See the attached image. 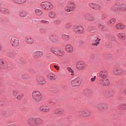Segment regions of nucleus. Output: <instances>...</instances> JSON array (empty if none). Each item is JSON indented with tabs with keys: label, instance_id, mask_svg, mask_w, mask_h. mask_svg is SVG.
Listing matches in <instances>:
<instances>
[{
	"label": "nucleus",
	"instance_id": "nucleus-1",
	"mask_svg": "<svg viewBox=\"0 0 126 126\" xmlns=\"http://www.w3.org/2000/svg\"><path fill=\"white\" fill-rule=\"evenodd\" d=\"M32 97L34 101L38 102L41 100L42 95L39 92L34 91L32 93Z\"/></svg>",
	"mask_w": 126,
	"mask_h": 126
},
{
	"label": "nucleus",
	"instance_id": "nucleus-2",
	"mask_svg": "<svg viewBox=\"0 0 126 126\" xmlns=\"http://www.w3.org/2000/svg\"><path fill=\"white\" fill-rule=\"evenodd\" d=\"M41 6L43 9L46 11L50 10L53 8V5L50 2L47 1L42 2Z\"/></svg>",
	"mask_w": 126,
	"mask_h": 126
},
{
	"label": "nucleus",
	"instance_id": "nucleus-3",
	"mask_svg": "<svg viewBox=\"0 0 126 126\" xmlns=\"http://www.w3.org/2000/svg\"><path fill=\"white\" fill-rule=\"evenodd\" d=\"M76 8V5L72 2H69L65 8V10L67 12L73 11Z\"/></svg>",
	"mask_w": 126,
	"mask_h": 126
},
{
	"label": "nucleus",
	"instance_id": "nucleus-4",
	"mask_svg": "<svg viewBox=\"0 0 126 126\" xmlns=\"http://www.w3.org/2000/svg\"><path fill=\"white\" fill-rule=\"evenodd\" d=\"M81 81V78L78 77L71 81V84L73 87L78 86L80 85Z\"/></svg>",
	"mask_w": 126,
	"mask_h": 126
},
{
	"label": "nucleus",
	"instance_id": "nucleus-5",
	"mask_svg": "<svg viewBox=\"0 0 126 126\" xmlns=\"http://www.w3.org/2000/svg\"><path fill=\"white\" fill-rule=\"evenodd\" d=\"M10 43L12 46L15 47H17L19 44L18 39L15 37H13L11 38Z\"/></svg>",
	"mask_w": 126,
	"mask_h": 126
},
{
	"label": "nucleus",
	"instance_id": "nucleus-6",
	"mask_svg": "<svg viewBox=\"0 0 126 126\" xmlns=\"http://www.w3.org/2000/svg\"><path fill=\"white\" fill-rule=\"evenodd\" d=\"M73 30L74 31L79 33H83L84 31V29L82 26L78 25L74 26Z\"/></svg>",
	"mask_w": 126,
	"mask_h": 126
},
{
	"label": "nucleus",
	"instance_id": "nucleus-7",
	"mask_svg": "<svg viewBox=\"0 0 126 126\" xmlns=\"http://www.w3.org/2000/svg\"><path fill=\"white\" fill-rule=\"evenodd\" d=\"M80 113L81 115L85 117H88L91 115L90 111L87 109L81 110Z\"/></svg>",
	"mask_w": 126,
	"mask_h": 126
},
{
	"label": "nucleus",
	"instance_id": "nucleus-8",
	"mask_svg": "<svg viewBox=\"0 0 126 126\" xmlns=\"http://www.w3.org/2000/svg\"><path fill=\"white\" fill-rule=\"evenodd\" d=\"M77 69L79 70H83L85 69V64L82 62H78L76 65Z\"/></svg>",
	"mask_w": 126,
	"mask_h": 126
},
{
	"label": "nucleus",
	"instance_id": "nucleus-9",
	"mask_svg": "<svg viewBox=\"0 0 126 126\" xmlns=\"http://www.w3.org/2000/svg\"><path fill=\"white\" fill-rule=\"evenodd\" d=\"M108 72L106 70H102L101 71L99 74L100 77L102 79L107 78L108 77Z\"/></svg>",
	"mask_w": 126,
	"mask_h": 126
},
{
	"label": "nucleus",
	"instance_id": "nucleus-10",
	"mask_svg": "<svg viewBox=\"0 0 126 126\" xmlns=\"http://www.w3.org/2000/svg\"><path fill=\"white\" fill-rule=\"evenodd\" d=\"M99 83L100 84L103 85L107 86L109 85L110 81L107 78H106L100 80Z\"/></svg>",
	"mask_w": 126,
	"mask_h": 126
},
{
	"label": "nucleus",
	"instance_id": "nucleus-11",
	"mask_svg": "<svg viewBox=\"0 0 126 126\" xmlns=\"http://www.w3.org/2000/svg\"><path fill=\"white\" fill-rule=\"evenodd\" d=\"M65 49L67 52L69 53H72L74 50L73 47L70 45H66Z\"/></svg>",
	"mask_w": 126,
	"mask_h": 126
},
{
	"label": "nucleus",
	"instance_id": "nucleus-12",
	"mask_svg": "<svg viewBox=\"0 0 126 126\" xmlns=\"http://www.w3.org/2000/svg\"><path fill=\"white\" fill-rule=\"evenodd\" d=\"M42 120L39 118H35V126H40L43 124Z\"/></svg>",
	"mask_w": 126,
	"mask_h": 126
},
{
	"label": "nucleus",
	"instance_id": "nucleus-13",
	"mask_svg": "<svg viewBox=\"0 0 126 126\" xmlns=\"http://www.w3.org/2000/svg\"><path fill=\"white\" fill-rule=\"evenodd\" d=\"M35 118L30 117L29 118L28 120V124L31 126H35Z\"/></svg>",
	"mask_w": 126,
	"mask_h": 126
},
{
	"label": "nucleus",
	"instance_id": "nucleus-14",
	"mask_svg": "<svg viewBox=\"0 0 126 126\" xmlns=\"http://www.w3.org/2000/svg\"><path fill=\"white\" fill-rule=\"evenodd\" d=\"M97 107L99 110L106 109L108 107L107 105L103 103H100L97 104Z\"/></svg>",
	"mask_w": 126,
	"mask_h": 126
},
{
	"label": "nucleus",
	"instance_id": "nucleus-15",
	"mask_svg": "<svg viewBox=\"0 0 126 126\" xmlns=\"http://www.w3.org/2000/svg\"><path fill=\"white\" fill-rule=\"evenodd\" d=\"M26 42L28 44H31L34 42V39L32 37H26L25 38Z\"/></svg>",
	"mask_w": 126,
	"mask_h": 126
},
{
	"label": "nucleus",
	"instance_id": "nucleus-16",
	"mask_svg": "<svg viewBox=\"0 0 126 126\" xmlns=\"http://www.w3.org/2000/svg\"><path fill=\"white\" fill-rule=\"evenodd\" d=\"M115 28L117 30H122L125 28V26L123 23H119L116 24Z\"/></svg>",
	"mask_w": 126,
	"mask_h": 126
},
{
	"label": "nucleus",
	"instance_id": "nucleus-17",
	"mask_svg": "<svg viewBox=\"0 0 126 126\" xmlns=\"http://www.w3.org/2000/svg\"><path fill=\"white\" fill-rule=\"evenodd\" d=\"M116 8L123 11L126 10V5L125 4H119L115 6Z\"/></svg>",
	"mask_w": 126,
	"mask_h": 126
},
{
	"label": "nucleus",
	"instance_id": "nucleus-18",
	"mask_svg": "<svg viewBox=\"0 0 126 126\" xmlns=\"http://www.w3.org/2000/svg\"><path fill=\"white\" fill-rule=\"evenodd\" d=\"M50 109V108L47 106H41L39 108V110L40 111L44 112L49 111Z\"/></svg>",
	"mask_w": 126,
	"mask_h": 126
},
{
	"label": "nucleus",
	"instance_id": "nucleus-19",
	"mask_svg": "<svg viewBox=\"0 0 126 126\" xmlns=\"http://www.w3.org/2000/svg\"><path fill=\"white\" fill-rule=\"evenodd\" d=\"M49 17L51 19H54L56 17V13L54 12H50L48 13Z\"/></svg>",
	"mask_w": 126,
	"mask_h": 126
},
{
	"label": "nucleus",
	"instance_id": "nucleus-20",
	"mask_svg": "<svg viewBox=\"0 0 126 126\" xmlns=\"http://www.w3.org/2000/svg\"><path fill=\"white\" fill-rule=\"evenodd\" d=\"M47 77L49 79L54 80H56L57 77L55 75L52 74H49L47 75Z\"/></svg>",
	"mask_w": 126,
	"mask_h": 126
},
{
	"label": "nucleus",
	"instance_id": "nucleus-21",
	"mask_svg": "<svg viewBox=\"0 0 126 126\" xmlns=\"http://www.w3.org/2000/svg\"><path fill=\"white\" fill-rule=\"evenodd\" d=\"M117 37L120 39L124 40L125 39V35L124 33H118L117 35Z\"/></svg>",
	"mask_w": 126,
	"mask_h": 126
},
{
	"label": "nucleus",
	"instance_id": "nucleus-22",
	"mask_svg": "<svg viewBox=\"0 0 126 126\" xmlns=\"http://www.w3.org/2000/svg\"><path fill=\"white\" fill-rule=\"evenodd\" d=\"M116 21V20L114 18H112L108 21L107 24L110 25L111 26L114 25Z\"/></svg>",
	"mask_w": 126,
	"mask_h": 126
},
{
	"label": "nucleus",
	"instance_id": "nucleus-23",
	"mask_svg": "<svg viewBox=\"0 0 126 126\" xmlns=\"http://www.w3.org/2000/svg\"><path fill=\"white\" fill-rule=\"evenodd\" d=\"M33 54L34 56H36L39 57L42 56L43 54V52L41 51H36L33 52Z\"/></svg>",
	"mask_w": 126,
	"mask_h": 126
},
{
	"label": "nucleus",
	"instance_id": "nucleus-24",
	"mask_svg": "<svg viewBox=\"0 0 126 126\" xmlns=\"http://www.w3.org/2000/svg\"><path fill=\"white\" fill-rule=\"evenodd\" d=\"M37 80L38 82L40 84H44L45 83V81L44 78L42 77L38 78L37 79Z\"/></svg>",
	"mask_w": 126,
	"mask_h": 126
},
{
	"label": "nucleus",
	"instance_id": "nucleus-25",
	"mask_svg": "<svg viewBox=\"0 0 126 126\" xmlns=\"http://www.w3.org/2000/svg\"><path fill=\"white\" fill-rule=\"evenodd\" d=\"M59 48L56 47H52L50 48V51L52 53L56 55Z\"/></svg>",
	"mask_w": 126,
	"mask_h": 126
},
{
	"label": "nucleus",
	"instance_id": "nucleus-26",
	"mask_svg": "<svg viewBox=\"0 0 126 126\" xmlns=\"http://www.w3.org/2000/svg\"><path fill=\"white\" fill-rule=\"evenodd\" d=\"M63 50L59 49L55 55L58 56H62L63 55Z\"/></svg>",
	"mask_w": 126,
	"mask_h": 126
},
{
	"label": "nucleus",
	"instance_id": "nucleus-27",
	"mask_svg": "<svg viewBox=\"0 0 126 126\" xmlns=\"http://www.w3.org/2000/svg\"><path fill=\"white\" fill-rule=\"evenodd\" d=\"M35 14L37 16H40L42 14V11L39 9H36L34 11Z\"/></svg>",
	"mask_w": 126,
	"mask_h": 126
},
{
	"label": "nucleus",
	"instance_id": "nucleus-28",
	"mask_svg": "<svg viewBox=\"0 0 126 126\" xmlns=\"http://www.w3.org/2000/svg\"><path fill=\"white\" fill-rule=\"evenodd\" d=\"M0 11L2 12L5 13H9V11L8 10L2 7L0 8Z\"/></svg>",
	"mask_w": 126,
	"mask_h": 126
},
{
	"label": "nucleus",
	"instance_id": "nucleus-29",
	"mask_svg": "<svg viewBox=\"0 0 126 126\" xmlns=\"http://www.w3.org/2000/svg\"><path fill=\"white\" fill-rule=\"evenodd\" d=\"M123 71V69L122 68H118L117 69V71H114V72L118 75H121Z\"/></svg>",
	"mask_w": 126,
	"mask_h": 126
},
{
	"label": "nucleus",
	"instance_id": "nucleus-30",
	"mask_svg": "<svg viewBox=\"0 0 126 126\" xmlns=\"http://www.w3.org/2000/svg\"><path fill=\"white\" fill-rule=\"evenodd\" d=\"M4 61L2 59H0V68H2L5 66Z\"/></svg>",
	"mask_w": 126,
	"mask_h": 126
},
{
	"label": "nucleus",
	"instance_id": "nucleus-31",
	"mask_svg": "<svg viewBox=\"0 0 126 126\" xmlns=\"http://www.w3.org/2000/svg\"><path fill=\"white\" fill-rule=\"evenodd\" d=\"M94 5L93 9L97 10H99L101 9V7L98 4L95 3Z\"/></svg>",
	"mask_w": 126,
	"mask_h": 126
},
{
	"label": "nucleus",
	"instance_id": "nucleus-32",
	"mask_svg": "<svg viewBox=\"0 0 126 126\" xmlns=\"http://www.w3.org/2000/svg\"><path fill=\"white\" fill-rule=\"evenodd\" d=\"M20 16L21 17H25L27 16L26 13L24 12H20L19 13Z\"/></svg>",
	"mask_w": 126,
	"mask_h": 126
},
{
	"label": "nucleus",
	"instance_id": "nucleus-33",
	"mask_svg": "<svg viewBox=\"0 0 126 126\" xmlns=\"http://www.w3.org/2000/svg\"><path fill=\"white\" fill-rule=\"evenodd\" d=\"M100 41V39L97 38L95 41V42L94 43L92 44L93 45H96V46L99 44V42Z\"/></svg>",
	"mask_w": 126,
	"mask_h": 126
},
{
	"label": "nucleus",
	"instance_id": "nucleus-34",
	"mask_svg": "<svg viewBox=\"0 0 126 126\" xmlns=\"http://www.w3.org/2000/svg\"><path fill=\"white\" fill-rule=\"evenodd\" d=\"M62 37L63 39L65 40H67L69 38V36L68 35L64 34L62 35Z\"/></svg>",
	"mask_w": 126,
	"mask_h": 126
},
{
	"label": "nucleus",
	"instance_id": "nucleus-35",
	"mask_svg": "<svg viewBox=\"0 0 126 126\" xmlns=\"http://www.w3.org/2000/svg\"><path fill=\"white\" fill-rule=\"evenodd\" d=\"M68 70L71 73V75H74V72L73 70L70 67H68L67 68Z\"/></svg>",
	"mask_w": 126,
	"mask_h": 126
},
{
	"label": "nucleus",
	"instance_id": "nucleus-36",
	"mask_svg": "<svg viewBox=\"0 0 126 126\" xmlns=\"http://www.w3.org/2000/svg\"><path fill=\"white\" fill-rule=\"evenodd\" d=\"M40 23L43 24H48L49 23L48 21L45 20H42L40 21Z\"/></svg>",
	"mask_w": 126,
	"mask_h": 126
},
{
	"label": "nucleus",
	"instance_id": "nucleus-37",
	"mask_svg": "<svg viewBox=\"0 0 126 126\" xmlns=\"http://www.w3.org/2000/svg\"><path fill=\"white\" fill-rule=\"evenodd\" d=\"M18 94V92L17 91H14L13 92V96L15 98Z\"/></svg>",
	"mask_w": 126,
	"mask_h": 126
},
{
	"label": "nucleus",
	"instance_id": "nucleus-38",
	"mask_svg": "<svg viewBox=\"0 0 126 126\" xmlns=\"http://www.w3.org/2000/svg\"><path fill=\"white\" fill-rule=\"evenodd\" d=\"M23 96V94H20L18 95L16 98L17 99L19 100L21 99Z\"/></svg>",
	"mask_w": 126,
	"mask_h": 126
},
{
	"label": "nucleus",
	"instance_id": "nucleus-39",
	"mask_svg": "<svg viewBox=\"0 0 126 126\" xmlns=\"http://www.w3.org/2000/svg\"><path fill=\"white\" fill-rule=\"evenodd\" d=\"M94 3H89L88 5L90 7L92 8L93 9L94 5Z\"/></svg>",
	"mask_w": 126,
	"mask_h": 126
},
{
	"label": "nucleus",
	"instance_id": "nucleus-40",
	"mask_svg": "<svg viewBox=\"0 0 126 126\" xmlns=\"http://www.w3.org/2000/svg\"><path fill=\"white\" fill-rule=\"evenodd\" d=\"M63 112V110H57V113L58 114H61Z\"/></svg>",
	"mask_w": 126,
	"mask_h": 126
},
{
	"label": "nucleus",
	"instance_id": "nucleus-41",
	"mask_svg": "<svg viewBox=\"0 0 126 126\" xmlns=\"http://www.w3.org/2000/svg\"><path fill=\"white\" fill-rule=\"evenodd\" d=\"M26 0H20L19 4H23L25 3Z\"/></svg>",
	"mask_w": 126,
	"mask_h": 126
},
{
	"label": "nucleus",
	"instance_id": "nucleus-42",
	"mask_svg": "<svg viewBox=\"0 0 126 126\" xmlns=\"http://www.w3.org/2000/svg\"><path fill=\"white\" fill-rule=\"evenodd\" d=\"M13 1L15 3L19 4L20 0H13Z\"/></svg>",
	"mask_w": 126,
	"mask_h": 126
},
{
	"label": "nucleus",
	"instance_id": "nucleus-43",
	"mask_svg": "<svg viewBox=\"0 0 126 126\" xmlns=\"http://www.w3.org/2000/svg\"><path fill=\"white\" fill-rule=\"evenodd\" d=\"M96 78V76H94L93 78H92L91 79V81L92 82L94 81L95 80Z\"/></svg>",
	"mask_w": 126,
	"mask_h": 126
},
{
	"label": "nucleus",
	"instance_id": "nucleus-44",
	"mask_svg": "<svg viewBox=\"0 0 126 126\" xmlns=\"http://www.w3.org/2000/svg\"><path fill=\"white\" fill-rule=\"evenodd\" d=\"M71 25L70 24H67L66 25V26L67 28H69L71 26Z\"/></svg>",
	"mask_w": 126,
	"mask_h": 126
},
{
	"label": "nucleus",
	"instance_id": "nucleus-45",
	"mask_svg": "<svg viewBox=\"0 0 126 126\" xmlns=\"http://www.w3.org/2000/svg\"><path fill=\"white\" fill-rule=\"evenodd\" d=\"M54 68L56 69L57 70H59V67L56 65H54Z\"/></svg>",
	"mask_w": 126,
	"mask_h": 126
},
{
	"label": "nucleus",
	"instance_id": "nucleus-46",
	"mask_svg": "<svg viewBox=\"0 0 126 126\" xmlns=\"http://www.w3.org/2000/svg\"><path fill=\"white\" fill-rule=\"evenodd\" d=\"M16 124H10L9 125V126H16Z\"/></svg>",
	"mask_w": 126,
	"mask_h": 126
},
{
	"label": "nucleus",
	"instance_id": "nucleus-47",
	"mask_svg": "<svg viewBox=\"0 0 126 126\" xmlns=\"http://www.w3.org/2000/svg\"><path fill=\"white\" fill-rule=\"evenodd\" d=\"M12 122L11 121H9L7 122V124H12Z\"/></svg>",
	"mask_w": 126,
	"mask_h": 126
},
{
	"label": "nucleus",
	"instance_id": "nucleus-48",
	"mask_svg": "<svg viewBox=\"0 0 126 126\" xmlns=\"http://www.w3.org/2000/svg\"><path fill=\"white\" fill-rule=\"evenodd\" d=\"M2 49V47L1 45L0 44V51H1Z\"/></svg>",
	"mask_w": 126,
	"mask_h": 126
},
{
	"label": "nucleus",
	"instance_id": "nucleus-49",
	"mask_svg": "<svg viewBox=\"0 0 126 126\" xmlns=\"http://www.w3.org/2000/svg\"><path fill=\"white\" fill-rule=\"evenodd\" d=\"M124 92L125 94L126 95V88L124 90Z\"/></svg>",
	"mask_w": 126,
	"mask_h": 126
},
{
	"label": "nucleus",
	"instance_id": "nucleus-50",
	"mask_svg": "<svg viewBox=\"0 0 126 126\" xmlns=\"http://www.w3.org/2000/svg\"><path fill=\"white\" fill-rule=\"evenodd\" d=\"M123 105H124V106H126V104H123Z\"/></svg>",
	"mask_w": 126,
	"mask_h": 126
}]
</instances>
